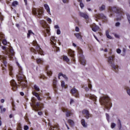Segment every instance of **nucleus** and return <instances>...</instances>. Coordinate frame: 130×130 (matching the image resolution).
<instances>
[{
  "mask_svg": "<svg viewBox=\"0 0 130 130\" xmlns=\"http://www.w3.org/2000/svg\"><path fill=\"white\" fill-rule=\"evenodd\" d=\"M89 89H90V90H92V84L89 83L88 84V86H86V87H85V90L86 91V92H88V91H89Z\"/></svg>",
  "mask_w": 130,
  "mask_h": 130,
  "instance_id": "c85d7f7f",
  "label": "nucleus"
},
{
  "mask_svg": "<svg viewBox=\"0 0 130 130\" xmlns=\"http://www.w3.org/2000/svg\"><path fill=\"white\" fill-rule=\"evenodd\" d=\"M40 24L43 28H45L47 33L49 34V33H50V30H49V27L47 25L46 22L44 20H41L40 21Z\"/></svg>",
  "mask_w": 130,
  "mask_h": 130,
  "instance_id": "9d476101",
  "label": "nucleus"
},
{
  "mask_svg": "<svg viewBox=\"0 0 130 130\" xmlns=\"http://www.w3.org/2000/svg\"><path fill=\"white\" fill-rule=\"evenodd\" d=\"M57 34L58 35H59L60 34V29H57Z\"/></svg>",
  "mask_w": 130,
  "mask_h": 130,
  "instance_id": "6e6d98bb",
  "label": "nucleus"
},
{
  "mask_svg": "<svg viewBox=\"0 0 130 130\" xmlns=\"http://www.w3.org/2000/svg\"><path fill=\"white\" fill-rule=\"evenodd\" d=\"M127 19L128 20V23L130 24V15L128 14H126Z\"/></svg>",
  "mask_w": 130,
  "mask_h": 130,
  "instance_id": "a19ab883",
  "label": "nucleus"
},
{
  "mask_svg": "<svg viewBox=\"0 0 130 130\" xmlns=\"http://www.w3.org/2000/svg\"><path fill=\"white\" fill-rule=\"evenodd\" d=\"M9 117H10V118H12V117H13V114H10V115H9Z\"/></svg>",
  "mask_w": 130,
  "mask_h": 130,
  "instance_id": "774afa93",
  "label": "nucleus"
},
{
  "mask_svg": "<svg viewBox=\"0 0 130 130\" xmlns=\"http://www.w3.org/2000/svg\"><path fill=\"white\" fill-rule=\"evenodd\" d=\"M94 16L95 18V20L97 22H98V19H102L105 22H106V21H107V18H106V16H105V15H104V14L102 13L95 14Z\"/></svg>",
  "mask_w": 130,
  "mask_h": 130,
  "instance_id": "1a4fd4ad",
  "label": "nucleus"
},
{
  "mask_svg": "<svg viewBox=\"0 0 130 130\" xmlns=\"http://www.w3.org/2000/svg\"><path fill=\"white\" fill-rule=\"evenodd\" d=\"M39 115H42V112H38Z\"/></svg>",
  "mask_w": 130,
  "mask_h": 130,
  "instance_id": "680f3d73",
  "label": "nucleus"
},
{
  "mask_svg": "<svg viewBox=\"0 0 130 130\" xmlns=\"http://www.w3.org/2000/svg\"><path fill=\"white\" fill-rule=\"evenodd\" d=\"M47 20L48 21V22H49V23H51V19L49 18H48L47 19Z\"/></svg>",
  "mask_w": 130,
  "mask_h": 130,
  "instance_id": "4d7b16f0",
  "label": "nucleus"
},
{
  "mask_svg": "<svg viewBox=\"0 0 130 130\" xmlns=\"http://www.w3.org/2000/svg\"><path fill=\"white\" fill-rule=\"evenodd\" d=\"M109 12L111 13L110 15V17H113V13H115L119 15V17H117L116 19V21H121V19H122V15H123V10L122 9L119 7H109Z\"/></svg>",
  "mask_w": 130,
  "mask_h": 130,
  "instance_id": "f257e3e1",
  "label": "nucleus"
},
{
  "mask_svg": "<svg viewBox=\"0 0 130 130\" xmlns=\"http://www.w3.org/2000/svg\"><path fill=\"white\" fill-rule=\"evenodd\" d=\"M75 103V101H74V100L73 99H71L70 100V104H73V103Z\"/></svg>",
  "mask_w": 130,
  "mask_h": 130,
  "instance_id": "864d4df0",
  "label": "nucleus"
},
{
  "mask_svg": "<svg viewBox=\"0 0 130 130\" xmlns=\"http://www.w3.org/2000/svg\"><path fill=\"white\" fill-rule=\"evenodd\" d=\"M0 109L2 113H3V112H6V108H3V106H0Z\"/></svg>",
  "mask_w": 130,
  "mask_h": 130,
  "instance_id": "58836bf2",
  "label": "nucleus"
},
{
  "mask_svg": "<svg viewBox=\"0 0 130 130\" xmlns=\"http://www.w3.org/2000/svg\"><path fill=\"white\" fill-rule=\"evenodd\" d=\"M32 103L35 108V111H37V110H39L40 108H42V106H43V105L41 103L32 101Z\"/></svg>",
  "mask_w": 130,
  "mask_h": 130,
  "instance_id": "f8f14e48",
  "label": "nucleus"
},
{
  "mask_svg": "<svg viewBox=\"0 0 130 130\" xmlns=\"http://www.w3.org/2000/svg\"><path fill=\"white\" fill-rule=\"evenodd\" d=\"M78 51L79 53V61L82 66H85L86 65V60H85V58L84 57V55H83V50H82V49L81 48L78 47Z\"/></svg>",
  "mask_w": 130,
  "mask_h": 130,
  "instance_id": "423d86ee",
  "label": "nucleus"
},
{
  "mask_svg": "<svg viewBox=\"0 0 130 130\" xmlns=\"http://www.w3.org/2000/svg\"><path fill=\"white\" fill-rule=\"evenodd\" d=\"M71 94L76 97V98H79L80 94H79V91L75 87H74L70 91Z\"/></svg>",
  "mask_w": 130,
  "mask_h": 130,
  "instance_id": "9b49d317",
  "label": "nucleus"
},
{
  "mask_svg": "<svg viewBox=\"0 0 130 130\" xmlns=\"http://www.w3.org/2000/svg\"><path fill=\"white\" fill-rule=\"evenodd\" d=\"M106 116L107 120H109V115L108 114L106 113Z\"/></svg>",
  "mask_w": 130,
  "mask_h": 130,
  "instance_id": "5fc2aeb1",
  "label": "nucleus"
},
{
  "mask_svg": "<svg viewBox=\"0 0 130 130\" xmlns=\"http://www.w3.org/2000/svg\"><path fill=\"white\" fill-rule=\"evenodd\" d=\"M79 16L80 17H82V18H84L86 21H88L89 20V16L86 14L83 13L82 12H79Z\"/></svg>",
  "mask_w": 130,
  "mask_h": 130,
  "instance_id": "6ab92c4d",
  "label": "nucleus"
},
{
  "mask_svg": "<svg viewBox=\"0 0 130 130\" xmlns=\"http://www.w3.org/2000/svg\"><path fill=\"white\" fill-rule=\"evenodd\" d=\"M115 125H116L115 124V123H111V127L112 128H114L115 127Z\"/></svg>",
  "mask_w": 130,
  "mask_h": 130,
  "instance_id": "c03bdc74",
  "label": "nucleus"
},
{
  "mask_svg": "<svg viewBox=\"0 0 130 130\" xmlns=\"http://www.w3.org/2000/svg\"><path fill=\"white\" fill-rule=\"evenodd\" d=\"M82 113L86 119H89L90 117H92V114H90V112L87 110H83Z\"/></svg>",
  "mask_w": 130,
  "mask_h": 130,
  "instance_id": "ddd939ff",
  "label": "nucleus"
},
{
  "mask_svg": "<svg viewBox=\"0 0 130 130\" xmlns=\"http://www.w3.org/2000/svg\"><path fill=\"white\" fill-rule=\"evenodd\" d=\"M2 43L4 44V45H7V40H3L2 41Z\"/></svg>",
  "mask_w": 130,
  "mask_h": 130,
  "instance_id": "a18cd8bd",
  "label": "nucleus"
},
{
  "mask_svg": "<svg viewBox=\"0 0 130 130\" xmlns=\"http://www.w3.org/2000/svg\"><path fill=\"white\" fill-rule=\"evenodd\" d=\"M31 34L34 35V33H33V32H32V30H28V32L27 33V38H29V37H30V35H31Z\"/></svg>",
  "mask_w": 130,
  "mask_h": 130,
  "instance_id": "c9c22d12",
  "label": "nucleus"
},
{
  "mask_svg": "<svg viewBox=\"0 0 130 130\" xmlns=\"http://www.w3.org/2000/svg\"><path fill=\"white\" fill-rule=\"evenodd\" d=\"M59 76H61L62 77H63V78H64V79H65V80H66V81H68V77H67V75L63 74L61 73H59Z\"/></svg>",
  "mask_w": 130,
  "mask_h": 130,
  "instance_id": "473e14b6",
  "label": "nucleus"
},
{
  "mask_svg": "<svg viewBox=\"0 0 130 130\" xmlns=\"http://www.w3.org/2000/svg\"><path fill=\"white\" fill-rule=\"evenodd\" d=\"M0 20L4 21V16L2 15V13L0 12Z\"/></svg>",
  "mask_w": 130,
  "mask_h": 130,
  "instance_id": "37998d69",
  "label": "nucleus"
},
{
  "mask_svg": "<svg viewBox=\"0 0 130 130\" xmlns=\"http://www.w3.org/2000/svg\"><path fill=\"white\" fill-rule=\"evenodd\" d=\"M106 35L107 37V38H109V39H111V36H110V35H109V31L108 30H107L106 31Z\"/></svg>",
  "mask_w": 130,
  "mask_h": 130,
  "instance_id": "f704fd0d",
  "label": "nucleus"
},
{
  "mask_svg": "<svg viewBox=\"0 0 130 130\" xmlns=\"http://www.w3.org/2000/svg\"><path fill=\"white\" fill-rule=\"evenodd\" d=\"M0 60L2 61L3 64L6 67L8 62H7V60H6V57H5V56L0 55Z\"/></svg>",
  "mask_w": 130,
  "mask_h": 130,
  "instance_id": "a211bd4d",
  "label": "nucleus"
},
{
  "mask_svg": "<svg viewBox=\"0 0 130 130\" xmlns=\"http://www.w3.org/2000/svg\"><path fill=\"white\" fill-rule=\"evenodd\" d=\"M80 6L81 9H83V8H84V4H83V2L80 3Z\"/></svg>",
  "mask_w": 130,
  "mask_h": 130,
  "instance_id": "de8ad7c7",
  "label": "nucleus"
},
{
  "mask_svg": "<svg viewBox=\"0 0 130 130\" xmlns=\"http://www.w3.org/2000/svg\"><path fill=\"white\" fill-rule=\"evenodd\" d=\"M17 66L19 68V75H17V78L19 82V83L20 84L21 86L23 88H26L27 87V80H26V77L25 75H23V72L22 71V67L20 66L19 63H18Z\"/></svg>",
  "mask_w": 130,
  "mask_h": 130,
  "instance_id": "f03ea898",
  "label": "nucleus"
},
{
  "mask_svg": "<svg viewBox=\"0 0 130 130\" xmlns=\"http://www.w3.org/2000/svg\"><path fill=\"white\" fill-rule=\"evenodd\" d=\"M44 7L45 10H46L47 13H48V14H50V9L49 8V6H48V5H47V4H45V5H44Z\"/></svg>",
  "mask_w": 130,
  "mask_h": 130,
  "instance_id": "a878e982",
  "label": "nucleus"
},
{
  "mask_svg": "<svg viewBox=\"0 0 130 130\" xmlns=\"http://www.w3.org/2000/svg\"><path fill=\"white\" fill-rule=\"evenodd\" d=\"M13 7H16V6H18V2L17 1H14L12 3Z\"/></svg>",
  "mask_w": 130,
  "mask_h": 130,
  "instance_id": "ea45409f",
  "label": "nucleus"
},
{
  "mask_svg": "<svg viewBox=\"0 0 130 130\" xmlns=\"http://www.w3.org/2000/svg\"><path fill=\"white\" fill-rule=\"evenodd\" d=\"M37 63H40V64H42L43 63V61L41 59H37Z\"/></svg>",
  "mask_w": 130,
  "mask_h": 130,
  "instance_id": "e433bc0d",
  "label": "nucleus"
},
{
  "mask_svg": "<svg viewBox=\"0 0 130 130\" xmlns=\"http://www.w3.org/2000/svg\"><path fill=\"white\" fill-rule=\"evenodd\" d=\"M4 34L3 33L0 32V37H2V38H4Z\"/></svg>",
  "mask_w": 130,
  "mask_h": 130,
  "instance_id": "052dcab7",
  "label": "nucleus"
},
{
  "mask_svg": "<svg viewBox=\"0 0 130 130\" xmlns=\"http://www.w3.org/2000/svg\"><path fill=\"white\" fill-rule=\"evenodd\" d=\"M12 106H13V110L14 111L15 110V105L14 104V103H12Z\"/></svg>",
  "mask_w": 130,
  "mask_h": 130,
  "instance_id": "bf43d9fd",
  "label": "nucleus"
},
{
  "mask_svg": "<svg viewBox=\"0 0 130 130\" xmlns=\"http://www.w3.org/2000/svg\"><path fill=\"white\" fill-rule=\"evenodd\" d=\"M105 10V5H103L101 7H100V11H102Z\"/></svg>",
  "mask_w": 130,
  "mask_h": 130,
  "instance_id": "4c0bfd02",
  "label": "nucleus"
},
{
  "mask_svg": "<svg viewBox=\"0 0 130 130\" xmlns=\"http://www.w3.org/2000/svg\"><path fill=\"white\" fill-rule=\"evenodd\" d=\"M32 14L38 17V18H41V17H42L43 12L42 10L39 8H33Z\"/></svg>",
  "mask_w": 130,
  "mask_h": 130,
  "instance_id": "6e6552de",
  "label": "nucleus"
},
{
  "mask_svg": "<svg viewBox=\"0 0 130 130\" xmlns=\"http://www.w3.org/2000/svg\"><path fill=\"white\" fill-rule=\"evenodd\" d=\"M57 80H56V78L53 79V90L54 91V92H55V93H57V90H58V88H57Z\"/></svg>",
  "mask_w": 130,
  "mask_h": 130,
  "instance_id": "dca6fc26",
  "label": "nucleus"
},
{
  "mask_svg": "<svg viewBox=\"0 0 130 130\" xmlns=\"http://www.w3.org/2000/svg\"><path fill=\"white\" fill-rule=\"evenodd\" d=\"M41 79H43V80H44V79H45V78H46L45 76L44 75H42L40 77Z\"/></svg>",
  "mask_w": 130,
  "mask_h": 130,
  "instance_id": "13d9d810",
  "label": "nucleus"
},
{
  "mask_svg": "<svg viewBox=\"0 0 130 130\" xmlns=\"http://www.w3.org/2000/svg\"><path fill=\"white\" fill-rule=\"evenodd\" d=\"M48 68L49 67L47 66L46 67L45 69L47 72V74L48 75V76H49V77H50L52 75V72L50 70H48Z\"/></svg>",
  "mask_w": 130,
  "mask_h": 130,
  "instance_id": "5701e85b",
  "label": "nucleus"
},
{
  "mask_svg": "<svg viewBox=\"0 0 130 130\" xmlns=\"http://www.w3.org/2000/svg\"><path fill=\"white\" fill-rule=\"evenodd\" d=\"M32 45L35 46V48L33 47L30 48V51L35 53V54H37V52L41 54V55H43V51L40 48V46L37 44V42L36 41H34L32 42Z\"/></svg>",
  "mask_w": 130,
  "mask_h": 130,
  "instance_id": "39448f33",
  "label": "nucleus"
},
{
  "mask_svg": "<svg viewBox=\"0 0 130 130\" xmlns=\"http://www.w3.org/2000/svg\"><path fill=\"white\" fill-rule=\"evenodd\" d=\"M81 124L83 125V127H87V123H86V121L84 119H82L81 121Z\"/></svg>",
  "mask_w": 130,
  "mask_h": 130,
  "instance_id": "cd10ccee",
  "label": "nucleus"
},
{
  "mask_svg": "<svg viewBox=\"0 0 130 130\" xmlns=\"http://www.w3.org/2000/svg\"><path fill=\"white\" fill-rule=\"evenodd\" d=\"M100 102L101 105H104L106 109L109 110L110 107H112V103L110 101V98L108 96H104L100 98Z\"/></svg>",
  "mask_w": 130,
  "mask_h": 130,
  "instance_id": "7ed1b4c3",
  "label": "nucleus"
},
{
  "mask_svg": "<svg viewBox=\"0 0 130 130\" xmlns=\"http://www.w3.org/2000/svg\"><path fill=\"white\" fill-rule=\"evenodd\" d=\"M85 97H86V98H89V99L93 100V101H95V102H96V100H97V97H96L95 95L92 94L91 93L85 94Z\"/></svg>",
  "mask_w": 130,
  "mask_h": 130,
  "instance_id": "2eb2a0df",
  "label": "nucleus"
},
{
  "mask_svg": "<svg viewBox=\"0 0 130 130\" xmlns=\"http://www.w3.org/2000/svg\"><path fill=\"white\" fill-rule=\"evenodd\" d=\"M32 95H34V96H35L36 97H37V98L39 101H40L41 100V99L40 98V96H39V94H38V93L36 92V91H32Z\"/></svg>",
  "mask_w": 130,
  "mask_h": 130,
  "instance_id": "412c9836",
  "label": "nucleus"
},
{
  "mask_svg": "<svg viewBox=\"0 0 130 130\" xmlns=\"http://www.w3.org/2000/svg\"><path fill=\"white\" fill-rule=\"evenodd\" d=\"M3 49H5V51L6 52L7 55L9 56L10 58H13V56L15 55V52H14V50L13 48H10L6 49L5 46L2 47Z\"/></svg>",
  "mask_w": 130,
  "mask_h": 130,
  "instance_id": "0eeeda50",
  "label": "nucleus"
},
{
  "mask_svg": "<svg viewBox=\"0 0 130 130\" xmlns=\"http://www.w3.org/2000/svg\"><path fill=\"white\" fill-rule=\"evenodd\" d=\"M63 60H65L67 62H69L70 61V59L67 56H63Z\"/></svg>",
  "mask_w": 130,
  "mask_h": 130,
  "instance_id": "72a5a7b5",
  "label": "nucleus"
},
{
  "mask_svg": "<svg viewBox=\"0 0 130 130\" xmlns=\"http://www.w3.org/2000/svg\"><path fill=\"white\" fill-rule=\"evenodd\" d=\"M34 89H35V90H36V91L37 92H39V91H40V89L39 88V87L38 86H37V85H35L34 86Z\"/></svg>",
  "mask_w": 130,
  "mask_h": 130,
  "instance_id": "2f4dec72",
  "label": "nucleus"
},
{
  "mask_svg": "<svg viewBox=\"0 0 130 130\" xmlns=\"http://www.w3.org/2000/svg\"><path fill=\"white\" fill-rule=\"evenodd\" d=\"M54 28H55V29H58V25H55Z\"/></svg>",
  "mask_w": 130,
  "mask_h": 130,
  "instance_id": "69168bd1",
  "label": "nucleus"
},
{
  "mask_svg": "<svg viewBox=\"0 0 130 130\" xmlns=\"http://www.w3.org/2000/svg\"><path fill=\"white\" fill-rule=\"evenodd\" d=\"M51 44L53 45L54 50H55V51L56 52L59 51V47H58L57 46H56V44L54 43V42H53V41L52 40L51 41Z\"/></svg>",
  "mask_w": 130,
  "mask_h": 130,
  "instance_id": "aec40b11",
  "label": "nucleus"
},
{
  "mask_svg": "<svg viewBox=\"0 0 130 130\" xmlns=\"http://www.w3.org/2000/svg\"><path fill=\"white\" fill-rule=\"evenodd\" d=\"M24 130H28V129H29V127L27 125H25L24 126Z\"/></svg>",
  "mask_w": 130,
  "mask_h": 130,
  "instance_id": "09e8293b",
  "label": "nucleus"
},
{
  "mask_svg": "<svg viewBox=\"0 0 130 130\" xmlns=\"http://www.w3.org/2000/svg\"><path fill=\"white\" fill-rule=\"evenodd\" d=\"M68 54H69L70 56L72 57V59H73V61H75V59H74V57H75V54H74V51H73V50H70L68 52Z\"/></svg>",
  "mask_w": 130,
  "mask_h": 130,
  "instance_id": "4be33fe9",
  "label": "nucleus"
},
{
  "mask_svg": "<svg viewBox=\"0 0 130 130\" xmlns=\"http://www.w3.org/2000/svg\"><path fill=\"white\" fill-rule=\"evenodd\" d=\"M68 123L70 124V126H74V121H73L72 120L69 119L68 120Z\"/></svg>",
  "mask_w": 130,
  "mask_h": 130,
  "instance_id": "7c9ffc66",
  "label": "nucleus"
},
{
  "mask_svg": "<svg viewBox=\"0 0 130 130\" xmlns=\"http://www.w3.org/2000/svg\"><path fill=\"white\" fill-rule=\"evenodd\" d=\"M115 27H119L120 23L119 22H116L115 24Z\"/></svg>",
  "mask_w": 130,
  "mask_h": 130,
  "instance_id": "49530a36",
  "label": "nucleus"
},
{
  "mask_svg": "<svg viewBox=\"0 0 130 130\" xmlns=\"http://www.w3.org/2000/svg\"><path fill=\"white\" fill-rule=\"evenodd\" d=\"M20 95H21V96H24V92H20Z\"/></svg>",
  "mask_w": 130,
  "mask_h": 130,
  "instance_id": "338daca9",
  "label": "nucleus"
},
{
  "mask_svg": "<svg viewBox=\"0 0 130 130\" xmlns=\"http://www.w3.org/2000/svg\"><path fill=\"white\" fill-rule=\"evenodd\" d=\"M1 103H4L5 102V100L2 99V100H1Z\"/></svg>",
  "mask_w": 130,
  "mask_h": 130,
  "instance_id": "e2e57ef3",
  "label": "nucleus"
},
{
  "mask_svg": "<svg viewBox=\"0 0 130 130\" xmlns=\"http://www.w3.org/2000/svg\"><path fill=\"white\" fill-rule=\"evenodd\" d=\"M124 89L125 90H126L127 94L128 95H129V96H130V89H129V87L125 86L124 87Z\"/></svg>",
  "mask_w": 130,
  "mask_h": 130,
  "instance_id": "bb28decb",
  "label": "nucleus"
},
{
  "mask_svg": "<svg viewBox=\"0 0 130 130\" xmlns=\"http://www.w3.org/2000/svg\"><path fill=\"white\" fill-rule=\"evenodd\" d=\"M62 2L63 3V4H68L69 0H62Z\"/></svg>",
  "mask_w": 130,
  "mask_h": 130,
  "instance_id": "3c124183",
  "label": "nucleus"
},
{
  "mask_svg": "<svg viewBox=\"0 0 130 130\" xmlns=\"http://www.w3.org/2000/svg\"><path fill=\"white\" fill-rule=\"evenodd\" d=\"M11 85L12 87L13 91H17V89L18 88V84L14 80H12L10 81Z\"/></svg>",
  "mask_w": 130,
  "mask_h": 130,
  "instance_id": "4468645a",
  "label": "nucleus"
},
{
  "mask_svg": "<svg viewBox=\"0 0 130 130\" xmlns=\"http://www.w3.org/2000/svg\"><path fill=\"white\" fill-rule=\"evenodd\" d=\"M61 111L63 112H66V115L67 117H70V116H71V114H72V112H71V111L69 110V109L66 108H61Z\"/></svg>",
  "mask_w": 130,
  "mask_h": 130,
  "instance_id": "f3484780",
  "label": "nucleus"
},
{
  "mask_svg": "<svg viewBox=\"0 0 130 130\" xmlns=\"http://www.w3.org/2000/svg\"><path fill=\"white\" fill-rule=\"evenodd\" d=\"M75 31H76V32H79L80 31V28H79V27L78 26L76 27Z\"/></svg>",
  "mask_w": 130,
  "mask_h": 130,
  "instance_id": "8fccbe9b",
  "label": "nucleus"
},
{
  "mask_svg": "<svg viewBox=\"0 0 130 130\" xmlns=\"http://www.w3.org/2000/svg\"><path fill=\"white\" fill-rule=\"evenodd\" d=\"M117 53H120L121 52V50L120 49H117L116 50Z\"/></svg>",
  "mask_w": 130,
  "mask_h": 130,
  "instance_id": "603ef678",
  "label": "nucleus"
},
{
  "mask_svg": "<svg viewBox=\"0 0 130 130\" xmlns=\"http://www.w3.org/2000/svg\"><path fill=\"white\" fill-rule=\"evenodd\" d=\"M75 36L79 39V40H82V34L81 33H76L74 34Z\"/></svg>",
  "mask_w": 130,
  "mask_h": 130,
  "instance_id": "393cba45",
  "label": "nucleus"
},
{
  "mask_svg": "<svg viewBox=\"0 0 130 130\" xmlns=\"http://www.w3.org/2000/svg\"><path fill=\"white\" fill-rule=\"evenodd\" d=\"M117 124H118V127L119 128V130H121V127H122L121 122L120 121V119H118Z\"/></svg>",
  "mask_w": 130,
  "mask_h": 130,
  "instance_id": "c756f323",
  "label": "nucleus"
},
{
  "mask_svg": "<svg viewBox=\"0 0 130 130\" xmlns=\"http://www.w3.org/2000/svg\"><path fill=\"white\" fill-rule=\"evenodd\" d=\"M92 31L94 32H96L98 30H99V27L95 24H93V26L91 27Z\"/></svg>",
  "mask_w": 130,
  "mask_h": 130,
  "instance_id": "b1692460",
  "label": "nucleus"
},
{
  "mask_svg": "<svg viewBox=\"0 0 130 130\" xmlns=\"http://www.w3.org/2000/svg\"><path fill=\"white\" fill-rule=\"evenodd\" d=\"M61 86L62 88H66V85H64V81L61 82Z\"/></svg>",
  "mask_w": 130,
  "mask_h": 130,
  "instance_id": "79ce46f5",
  "label": "nucleus"
},
{
  "mask_svg": "<svg viewBox=\"0 0 130 130\" xmlns=\"http://www.w3.org/2000/svg\"><path fill=\"white\" fill-rule=\"evenodd\" d=\"M115 56L112 55L108 58V62L109 63L112 70L115 72V73H118L119 70V66L115 64L114 63V58Z\"/></svg>",
  "mask_w": 130,
  "mask_h": 130,
  "instance_id": "20e7f679",
  "label": "nucleus"
},
{
  "mask_svg": "<svg viewBox=\"0 0 130 130\" xmlns=\"http://www.w3.org/2000/svg\"><path fill=\"white\" fill-rule=\"evenodd\" d=\"M125 51H126V50L125 49V48H123V52H124V53H125Z\"/></svg>",
  "mask_w": 130,
  "mask_h": 130,
  "instance_id": "0e129e2a",
  "label": "nucleus"
}]
</instances>
